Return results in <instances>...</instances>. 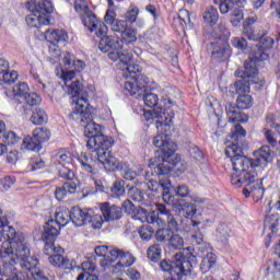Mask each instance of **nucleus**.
Returning <instances> with one entry per match:
<instances>
[{
  "label": "nucleus",
  "instance_id": "obj_1",
  "mask_svg": "<svg viewBox=\"0 0 280 280\" xmlns=\"http://www.w3.org/2000/svg\"><path fill=\"white\" fill-rule=\"evenodd\" d=\"M246 137V129L242 125L236 124L232 129L231 144L225 149V156L231 159L234 172L231 176V184L234 187L241 185H253L257 173L248 170H256V167H268V163H272V150L270 147L264 145L255 152L254 159L242 155V145L240 141Z\"/></svg>",
  "mask_w": 280,
  "mask_h": 280
},
{
  "label": "nucleus",
  "instance_id": "obj_2",
  "mask_svg": "<svg viewBox=\"0 0 280 280\" xmlns=\"http://www.w3.org/2000/svg\"><path fill=\"white\" fill-rule=\"evenodd\" d=\"M0 242L2 246L0 248V260L3 266L4 277H12L16 268V264L22 268H28L32 270L37 266L38 258L31 256L30 246H27V237L23 233H16V230L12 226H8V218L5 223L0 224Z\"/></svg>",
  "mask_w": 280,
  "mask_h": 280
},
{
  "label": "nucleus",
  "instance_id": "obj_3",
  "mask_svg": "<svg viewBox=\"0 0 280 280\" xmlns=\"http://www.w3.org/2000/svg\"><path fill=\"white\" fill-rule=\"evenodd\" d=\"M71 220V211L66 207H60L55 212V220L50 219L44 225V232L42 234V240L45 242L44 250L48 254V250H52L54 253H62L63 249L61 247H57L54 244L56 242V237L60 235V229L62 226H67L69 221Z\"/></svg>",
  "mask_w": 280,
  "mask_h": 280
},
{
  "label": "nucleus",
  "instance_id": "obj_4",
  "mask_svg": "<svg viewBox=\"0 0 280 280\" xmlns=\"http://www.w3.org/2000/svg\"><path fill=\"white\" fill-rule=\"evenodd\" d=\"M185 257L177 253L173 260L164 259L160 262V270L162 272H168L171 277L168 279H180L187 277L191 272V268L198 266V258L194 255L192 247H186L184 249Z\"/></svg>",
  "mask_w": 280,
  "mask_h": 280
},
{
  "label": "nucleus",
  "instance_id": "obj_5",
  "mask_svg": "<svg viewBox=\"0 0 280 280\" xmlns=\"http://www.w3.org/2000/svg\"><path fill=\"white\" fill-rule=\"evenodd\" d=\"M258 47L257 51L252 55L244 63V69L236 71V75L241 78H255L258 73L257 62H264L268 60L270 56L268 55V50L272 49V45H275V39L272 37L262 36L258 37Z\"/></svg>",
  "mask_w": 280,
  "mask_h": 280
},
{
  "label": "nucleus",
  "instance_id": "obj_6",
  "mask_svg": "<svg viewBox=\"0 0 280 280\" xmlns=\"http://www.w3.org/2000/svg\"><path fill=\"white\" fill-rule=\"evenodd\" d=\"M115 141L113 138L108 136H104L102 133L101 136H96L94 138H90L86 141V147L89 150H93L92 154L96 161L101 162L102 165H104L105 170L108 165H115L117 158L113 155L110 152V148H113V144Z\"/></svg>",
  "mask_w": 280,
  "mask_h": 280
},
{
  "label": "nucleus",
  "instance_id": "obj_7",
  "mask_svg": "<svg viewBox=\"0 0 280 280\" xmlns=\"http://www.w3.org/2000/svg\"><path fill=\"white\" fill-rule=\"evenodd\" d=\"M69 89L73 97H77L74 109L69 114V119L81 126H86L91 121V110L89 109V100L84 96V88L80 81H74L69 85Z\"/></svg>",
  "mask_w": 280,
  "mask_h": 280
},
{
  "label": "nucleus",
  "instance_id": "obj_8",
  "mask_svg": "<svg viewBox=\"0 0 280 280\" xmlns=\"http://www.w3.org/2000/svg\"><path fill=\"white\" fill-rule=\"evenodd\" d=\"M162 162L156 160H150L149 167L155 176H167L170 172L175 171L177 174H185L187 171V162L180 160L176 154V149H171L167 155Z\"/></svg>",
  "mask_w": 280,
  "mask_h": 280
},
{
  "label": "nucleus",
  "instance_id": "obj_9",
  "mask_svg": "<svg viewBox=\"0 0 280 280\" xmlns=\"http://www.w3.org/2000/svg\"><path fill=\"white\" fill-rule=\"evenodd\" d=\"M147 222L154 226H164V224H167V229L174 233L178 231V220L172 214V211L167 209V206L162 203L155 205V209L147 215Z\"/></svg>",
  "mask_w": 280,
  "mask_h": 280
},
{
  "label": "nucleus",
  "instance_id": "obj_10",
  "mask_svg": "<svg viewBox=\"0 0 280 280\" xmlns=\"http://www.w3.org/2000/svg\"><path fill=\"white\" fill-rule=\"evenodd\" d=\"M208 54H210L213 62H224L231 58V45L226 39L222 38V34H219L217 38L208 46Z\"/></svg>",
  "mask_w": 280,
  "mask_h": 280
},
{
  "label": "nucleus",
  "instance_id": "obj_11",
  "mask_svg": "<svg viewBox=\"0 0 280 280\" xmlns=\"http://www.w3.org/2000/svg\"><path fill=\"white\" fill-rule=\"evenodd\" d=\"M153 145L160 148L155 152V159H151V161H158V163H162L171 150H176V143L170 142V135L165 129L159 131V135L153 138Z\"/></svg>",
  "mask_w": 280,
  "mask_h": 280
},
{
  "label": "nucleus",
  "instance_id": "obj_12",
  "mask_svg": "<svg viewBox=\"0 0 280 280\" xmlns=\"http://www.w3.org/2000/svg\"><path fill=\"white\" fill-rule=\"evenodd\" d=\"M144 119L147 121H150V119H158L156 120V129L158 132H170L171 127L170 124H172V119H174L173 112H170V109H154L153 112H144Z\"/></svg>",
  "mask_w": 280,
  "mask_h": 280
},
{
  "label": "nucleus",
  "instance_id": "obj_13",
  "mask_svg": "<svg viewBox=\"0 0 280 280\" xmlns=\"http://www.w3.org/2000/svg\"><path fill=\"white\" fill-rule=\"evenodd\" d=\"M118 259L117 264L113 267V272H121L124 268H130L135 264L136 258L129 252H124L117 247L109 250L107 256V261L110 264L115 262Z\"/></svg>",
  "mask_w": 280,
  "mask_h": 280
},
{
  "label": "nucleus",
  "instance_id": "obj_14",
  "mask_svg": "<svg viewBox=\"0 0 280 280\" xmlns=\"http://www.w3.org/2000/svg\"><path fill=\"white\" fill-rule=\"evenodd\" d=\"M81 19L84 27H88V30L92 33L94 32L98 38H102V36H106V34H108V26H106L104 22L97 21V18L93 11H86V13L81 15Z\"/></svg>",
  "mask_w": 280,
  "mask_h": 280
},
{
  "label": "nucleus",
  "instance_id": "obj_15",
  "mask_svg": "<svg viewBox=\"0 0 280 280\" xmlns=\"http://www.w3.org/2000/svg\"><path fill=\"white\" fill-rule=\"evenodd\" d=\"M122 43L124 42L117 37H103L98 43V49L103 51V54H108L110 60L117 61V51H120Z\"/></svg>",
  "mask_w": 280,
  "mask_h": 280
},
{
  "label": "nucleus",
  "instance_id": "obj_16",
  "mask_svg": "<svg viewBox=\"0 0 280 280\" xmlns=\"http://www.w3.org/2000/svg\"><path fill=\"white\" fill-rule=\"evenodd\" d=\"M148 82L150 79L143 74H137L131 78L130 81L125 82V91L128 92L129 95H143V92L148 91L145 86H148Z\"/></svg>",
  "mask_w": 280,
  "mask_h": 280
},
{
  "label": "nucleus",
  "instance_id": "obj_17",
  "mask_svg": "<svg viewBox=\"0 0 280 280\" xmlns=\"http://www.w3.org/2000/svg\"><path fill=\"white\" fill-rule=\"evenodd\" d=\"M237 71H244V68L235 71L236 78H242V80L236 81L234 83V85L232 86L231 91H232V93H234L235 95H238V96L246 95V94L250 93V86H248V84H257L259 82V79H257V73H256L255 78L240 77V75H237Z\"/></svg>",
  "mask_w": 280,
  "mask_h": 280
},
{
  "label": "nucleus",
  "instance_id": "obj_18",
  "mask_svg": "<svg viewBox=\"0 0 280 280\" xmlns=\"http://www.w3.org/2000/svg\"><path fill=\"white\" fill-rule=\"evenodd\" d=\"M170 187H172V183L170 182V178H167V176H164L159 182L150 179L148 183V189H150V191H153L154 194H161L165 202H167V200H171L172 198L170 196Z\"/></svg>",
  "mask_w": 280,
  "mask_h": 280
},
{
  "label": "nucleus",
  "instance_id": "obj_19",
  "mask_svg": "<svg viewBox=\"0 0 280 280\" xmlns=\"http://www.w3.org/2000/svg\"><path fill=\"white\" fill-rule=\"evenodd\" d=\"M241 110L242 108L240 107V105H237V103L225 104V113L231 124H246V121H248V115L242 114Z\"/></svg>",
  "mask_w": 280,
  "mask_h": 280
},
{
  "label": "nucleus",
  "instance_id": "obj_20",
  "mask_svg": "<svg viewBox=\"0 0 280 280\" xmlns=\"http://www.w3.org/2000/svg\"><path fill=\"white\" fill-rule=\"evenodd\" d=\"M100 209L105 222H115V220H121L124 217V212L121 211L120 207L115 205L110 206L108 202L101 203Z\"/></svg>",
  "mask_w": 280,
  "mask_h": 280
},
{
  "label": "nucleus",
  "instance_id": "obj_21",
  "mask_svg": "<svg viewBox=\"0 0 280 280\" xmlns=\"http://www.w3.org/2000/svg\"><path fill=\"white\" fill-rule=\"evenodd\" d=\"M105 170H107V172H121V176L125 180H135V178L139 176L127 163L119 162L117 159L115 164H109Z\"/></svg>",
  "mask_w": 280,
  "mask_h": 280
},
{
  "label": "nucleus",
  "instance_id": "obj_22",
  "mask_svg": "<svg viewBox=\"0 0 280 280\" xmlns=\"http://www.w3.org/2000/svg\"><path fill=\"white\" fill-rule=\"evenodd\" d=\"M26 8L30 12H37L45 16V14H51L54 12V2L51 0H43L36 3V0H31L27 2Z\"/></svg>",
  "mask_w": 280,
  "mask_h": 280
},
{
  "label": "nucleus",
  "instance_id": "obj_23",
  "mask_svg": "<svg viewBox=\"0 0 280 280\" xmlns=\"http://www.w3.org/2000/svg\"><path fill=\"white\" fill-rule=\"evenodd\" d=\"M260 185H261V183H259L256 177L254 179V183L248 184V185L241 184L240 187H244L243 194H244L245 198H248L252 194V196L255 200H261V198H264V194H265L266 189H264V187H261Z\"/></svg>",
  "mask_w": 280,
  "mask_h": 280
},
{
  "label": "nucleus",
  "instance_id": "obj_24",
  "mask_svg": "<svg viewBox=\"0 0 280 280\" xmlns=\"http://www.w3.org/2000/svg\"><path fill=\"white\" fill-rule=\"evenodd\" d=\"M89 211L82 210L80 207H73L70 210V220L74 226H84L89 224Z\"/></svg>",
  "mask_w": 280,
  "mask_h": 280
},
{
  "label": "nucleus",
  "instance_id": "obj_25",
  "mask_svg": "<svg viewBox=\"0 0 280 280\" xmlns=\"http://www.w3.org/2000/svg\"><path fill=\"white\" fill-rule=\"evenodd\" d=\"M48 259L51 266H55V268H62V270H73V267L75 266V260L65 258V256L60 254H52Z\"/></svg>",
  "mask_w": 280,
  "mask_h": 280
},
{
  "label": "nucleus",
  "instance_id": "obj_26",
  "mask_svg": "<svg viewBox=\"0 0 280 280\" xmlns=\"http://www.w3.org/2000/svg\"><path fill=\"white\" fill-rule=\"evenodd\" d=\"M46 40L50 45H58V43H68L69 34L65 30H48L46 31Z\"/></svg>",
  "mask_w": 280,
  "mask_h": 280
},
{
  "label": "nucleus",
  "instance_id": "obj_27",
  "mask_svg": "<svg viewBox=\"0 0 280 280\" xmlns=\"http://www.w3.org/2000/svg\"><path fill=\"white\" fill-rule=\"evenodd\" d=\"M78 191V184L75 182H66L61 187L55 190V198L57 200H65L68 194H75Z\"/></svg>",
  "mask_w": 280,
  "mask_h": 280
},
{
  "label": "nucleus",
  "instance_id": "obj_28",
  "mask_svg": "<svg viewBox=\"0 0 280 280\" xmlns=\"http://www.w3.org/2000/svg\"><path fill=\"white\" fill-rule=\"evenodd\" d=\"M28 27H42V25H49V18L38 12H32L26 16Z\"/></svg>",
  "mask_w": 280,
  "mask_h": 280
},
{
  "label": "nucleus",
  "instance_id": "obj_29",
  "mask_svg": "<svg viewBox=\"0 0 280 280\" xmlns=\"http://www.w3.org/2000/svg\"><path fill=\"white\" fill-rule=\"evenodd\" d=\"M205 248H206L205 245H201L199 247V250H201L200 257H202L201 266H202V268H207L209 270V269L213 268V266H215L218 256H215V254H213V252H211V250L205 252Z\"/></svg>",
  "mask_w": 280,
  "mask_h": 280
},
{
  "label": "nucleus",
  "instance_id": "obj_30",
  "mask_svg": "<svg viewBox=\"0 0 280 280\" xmlns=\"http://www.w3.org/2000/svg\"><path fill=\"white\" fill-rule=\"evenodd\" d=\"M128 197L133 200V202H138V205H143L144 207H149L150 205V198L137 187L129 188Z\"/></svg>",
  "mask_w": 280,
  "mask_h": 280
},
{
  "label": "nucleus",
  "instance_id": "obj_31",
  "mask_svg": "<svg viewBox=\"0 0 280 280\" xmlns=\"http://www.w3.org/2000/svg\"><path fill=\"white\" fill-rule=\"evenodd\" d=\"M78 162L80 163V167L83 170V172L92 175L95 174V168L93 167V165H95V160H93V158H91L89 154L82 153L78 158Z\"/></svg>",
  "mask_w": 280,
  "mask_h": 280
},
{
  "label": "nucleus",
  "instance_id": "obj_32",
  "mask_svg": "<svg viewBox=\"0 0 280 280\" xmlns=\"http://www.w3.org/2000/svg\"><path fill=\"white\" fill-rule=\"evenodd\" d=\"M229 237H231V228L226 224H220L217 229V240L221 246H229Z\"/></svg>",
  "mask_w": 280,
  "mask_h": 280
},
{
  "label": "nucleus",
  "instance_id": "obj_33",
  "mask_svg": "<svg viewBox=\"0 0 280 280\" xmlns=\"http://www.w3.org/2000/svg\"><path fill=\"white\" fill-rule=\"evenodd\" d=\"M280 217L278 213L268 214L265 218V231H270L273 235L279 231Z\"/></svg>",
  "mask_w": 280,
  "mask_h": 280
},
{
  "label": "nucleus",
  "instance_id": "obj_34",
  "mask_svg": "<svg viewBox=\"0 0 280 280\" xmlns=\"http://www.w3.org/2000/svg\"><path fill=\"white\" fill-rule=\"evenodd\" d=\"M84 135L88 139H93L94 137H101L102 135V127L96 124L95 121H91V118L84 125Z\"/></svg>",
  "mask_w": 280,
  "mask_h": 280
},
{
  "label": "nucleus",
  "instance_id": "obj_35",
  "mask_svg": "<svg viewBox=\"0 0 280 280\" xmlns=\"http://www.w3.org/2000/svg\"><path fill=\"white\" fill-rule=\"evenodd\" d=\"M174 25H178L179 30H185L189 23H191V16L189 11L182 9L179 10L177 18L173 20Z\"/></svg>",
  "mask_w": 280,
  "mask_h": 280
},
{
  "label": "nucleus",
  "instance_id": "obj_36",
  "mask_svg": "<svg viewBox=\"0 0 280 280\" xmlns=\"http://www.w3.org/2000/svg\"><path fill=\"white\" fill-rule=\"evenodd\" d=\"M137 100H143L144 105L148 106V108H154V106L159 105V95L144 90L143 94L137 95Z\"/></svg>",
  "mask_w": 280,
  "mask_h": 280
},
{
  "label": "nucleus",
  "instance_id": "obj_37",
  "mask_svg": "<svg viewBox=\"0 0 280 280\" xmlns=\"http://www.w3.org/2000/svg\"><path fill=\"white\" fill-rule=\"evenodd\" d=\"M48 119L47 112L43 108H35L31 117V121L35 126H43V124H47Z\"/></svg>",
  "mask_w": 280,
  "mask_h": 280
},
{
  "label": "nucleus",
  "instance_id": "obj_38",
  "mask_svg": "<svg viewBox=\"0 0 280 280\" xmlns=\"http://www.w3.org/2000/svg\"><path fill=\"white\" fill-rule=\"evenodd\" d=\"M59 178H63V180H69L70 183H75L78 185V178L73 170L69 168V166H58L57 167Z\"/></svg>",
  "mask_w": 280,
  "mask_h": 280
},
{
  "label": "nucleus",
  "instance_id": "obj_39",
  "mask_svg": "<svg viewBox=\"0 0 280 280\" xmlns=\"http://www.w3.org/2000/svg\"><path fill=\"white\" fill-rule=\"evenodd\" d=\"M22 145L25 148V150H30L31 152H40V150H43V145L36 140L34 136L24 137Z\"/></svg>",
  "mask_w": 280,
  "mask_h": 280
},
{
  "label": "nucleus",
  "instance_id": "obj_40",
  "mask_svg": "<svg viewBox=\"0 0 280 280\" xmlns=\"http://www.w3.org/2000/svg\"><path fill=\"white\" fill-rule=\"evenodd\" d=\"M213 3L219 7L221 14H229L235 10V0H213Z\"/></svg>",
  "mask_w": 280,
  "mask_h": 280
},
{
  "label": "nucleus",
  "instance_id": "obj_41",
  "mask_svg": "<svg viewBox=\"0 0 280 280\" xmlns=\"http://www.w3.org/2000/svg\"><path fill=\"white\" fill-rule=\"evenodd\" d=\"M162 253L163 249L161 248V245L154 244L148 248L147 257L150 259V261H153V264H158V261H161Z\"/></svg>",
  "mask_w": 280,
  "mask_h": 280
},
{
  "label": "nucleus",
  "instance_id": "obj_42",
  "mask_svg": "<svg viewBox=\"0 0 280 280\" xmlns=\"http://www.w3.org/2000/svg\"><path fill=\"white\" fill-rule=\"evenodd\" d=\"M203 20L210 25H215V23H218L220 20V13H218V9L208 7L203 13Z\"/></svg>",
  "mask_w": 280,
  "mask_h": 280
},
{
  "label": "nucleus",
  "instance_id": "obj_43",
  "mask_svg": "<svg viewBox=\"0 0 280 280\" xmlns=\"http://www.w3.org/2000/svg\"><path fill=\"white\" fill-rule=\"evenodd\" d=\"M55 159L57 163H59V167H67V165H71L73 163V155L67 151H59Z\"/></svg>",
  "mask_w": 280,
  "mask_h": 280
},
{
  "label": "nucleus",
  "instance_id": "obj_44",
  "mask_svg": "<svg viewBox=\"0 0 280 280\" xmlns=\"http://www.w3.org/2000/svg\"><path fill=\"white\" fill-rule=\"evenodd\" d=\"M121 39L126 45H135L137 43V28L129 25L127 30L121 33Z\"/></svg>",
  "mask_w": 280,
  "mask_h": 280
},
{
  "label": "nucleus",
  "instance_id": "obj_45",
  "mask_svg": "<svg viewBox=\"0 0 280 280\" xmlns=\"http://www.w3.org/2000/svg\"><path fill=\"white\" fill-rule=\"evenodd\" d=\"M75 60V55L66 51L60 55L58 60L59 65L63 66L65 69H73V62Z\"/></svg>",
  "mask_w": 280,
  "mask_h": 280
},
{
  "label": "nucleus",
  "instance_id": "obj_46",
  "mask_svg": "<svg viewBox=\"0 0 280 280\" xmlns=\"http://www.w3.org/2000/svg\"><path fill=\"white\" fill-rule=\"evenodd\" d=\"M124 77L129 78L130 80L132 78H136V75H140L141 71H143V68L137 63L130 62L128 66L125 67Z\"/></svg>",
  "mask_w": 280,
  "mask_h": 280
},
{
  "label": "nucleus",
  "instance_id": "obj_47",
  "mask_svg": "<svg viewBox=\"0 0 280 280\" xmlns=\"http://www.w3.org/2000/svg\"><path fill=\"white\" fill-rule=\"evenodd\" d=\"M236 104L242 110H246L253 106V96L250 94H243L237 96Z\"/></svg>",
  "mask_w": 280,
  "mask_h": 280
},
{
  "label": "nucleus",
  "instance_id": "obj_48",
  "mask_svg": "<svg viewBox=\"0 0 280 280\" xmlns=\"http://www.w3.org/2000/svg\"><path fill=\"white\" fill-rule=\"evenodd\" d=\"M33 137L40 143H45V141H49V138L51 137V132L47 130V128H36L33 131Z\"/></svg>",
  "mask_w": 280,
  "mask_h": 280
},
{
  "label": "nucleus",
  "instance_id": "obj_49",
  "mask_svg": "<svg viewBox=\"0 0 280 280\" xmlns=\"http://www.w3.org/2000/svg\"><path fill=\"white\" fill-rule=\"evenodd\" d=\"M174 231L171 230L170 228H163V229H159L155 232V240L158 242H170V240L172 238V235H174Z\"/></svg>",
  "mask_w": 280,
  "mask_h": 280
},
{
  "label": "nucleus",
  "instance_id": "obj_50",
  "mask_svg": "<svg viewBox=\"0 0 280 280\" xmlns=\"http://www.w3.org/2000/svg\"><path fill=\"white\" fill-rule=\"evenodd\" d=\"M37 266L38 265H35V267H33V269L25 268V270H28V272L31 275V279H33V280H54V277L50 276V278H49V277L45 276V271L40 270Z\"/></svg>",
  "mask_w": 280,
  "mask_h": 280
},
{
  "label": "nucleus",
  "instance_id": "obj_51",
  "mask_svg": "<svg viewBox=\"0 0 280 280\" xmlns=\"http://www.w3.org/2000/svg\"><path fill=\"white\" fill-rule=\"evenodd\" d=\"M116 60H120L122 65L126 67L132 62V54L128 52V50H124V45L120 50H117Z\"/></svg>",
  "mask_w": 280,
  "mask_h": 280
},
{
  "label": "nucleus",
  "instance_id": "obj_52",
  "mask_svg": "<svg viewBox=\"0 0 280 280\" xmlns=\"http://www.w3.org/2000/svg\"><path fill=\"white\" fill-rule=\"evenodd\" d=\"M20 141L21 138L16 136L14 131H9L2 135V143H5L7 145H15V143H19Z\"/></svg>",
  "mask_w": 280,
  "mask_h": 280
},
{
  "label": "nucleus",
  "instance_id": "obj_53",
  "mask_svg": "<svg viewBox=\"0 0 280 280\" xmlns=\"http://www.w3.org/2000/svg\"><path fill=\"white\" fill-rule=\"evenodd\" d=\"M126 183L124 180H116L112 186V194L116 198H121L126 194V188L124 187Z\"/></svg>",
  "mask_w": 280,
  "mask_h": 280
},
{
  "label": "nucleus",
  "instance_id": "obj_54",
  "mask_svg": "<svg viewBox=\"0 0 280 280\" xmlns=\"http://www.w3.org/2000/svg\"><path fill=\"white\" fill-rule=\"evenodd\" d=\"M168 244L170 246H172V248H175V250H183L185 246V241L182 238L180 235L173 233L168 241Z\"/></svg>",
  "mask_w": 280,
  "mask_h": 280
},
{
  "label": "nucleus",
  "instance_id": "obj_55",
  "mask_svg": "<svg viewBox=\"0 0 280 280\" xmlns=\"http://www.w3.org/2000/svg\"><path fill=\"white\" fill-rule=\"evenodd\" d=\"M231 24L233 27H240V23L244 21V11L240 9H234L231 13Z\"/></svg>",
  "mask_w": 280,
  "mask_h": 280
},
{
  "label": "nucleus",
  "instance_id": "obj_56",
  "mask_svg": "<svg viewBox=\"0 0 280 280\" xmlns=\"http://www.w3.org/2000/svg\"><path fill=\"white\" fill-rule=\"evenodd\" d=\"M49 54L51 56L48 58L50 65H56V62L60 60V56H62V54H60V48L56 44L49 46Z\"/></svg>",
  "mask_w": 280,
  "mask_h": 280
},
{
  "label": "nucleus",
  "instance_id": "obj_57",
  "mask_svg": "<svg viewBox=\"0 0 280 280\" xmlns=\"http://www.w3.org/2000/svg\"><path fill=\"white\" fill-rule=\"evenodd\" d=\"M30 93V86L27 83H20L13 86V95L18 97H24Z\"/></svg>",
  "mask_w": 280,
  "mask_h": 280
},
{
  "label": "nucleus",
  "instance_id": "obj_58",
  "mask_svg": "<svg viewBox=\"0 0 280 280\" xmlns=\"http://www.w3.org/2000/svg\"><path fill=\"white\" fill-rule=\"evenodd\" d=\"M178 211H186V215L191 217V215H196V206L185 202V201H180L178 205Z\"/></svg>",
  "mask_w": 280,
  "mask_h": 280
},
{
  "label": "nucleus",
  "instance_id": "obj_59",
  "mask_svg": "<svg viewBox=\"0 0 280 280\" xmlns=\"http://www.w3.org/2000/svg\"><path fill=\"white\" fill-rule=\"evenodd\" d=\"M88 224L92 226V229L100 230L102 229V224H104V219H102V215L95 214L91 215L88 219Z\"/></svg>",
  "mask_w": 280,
  "mask_h": 280
},
{
  "label": "nucleus",
  "instance_id": "obj_60",
  "mask_svg": "<svg viewBox=\"0 0 280 280\" xmlns=\"http://www.w3.org/2000/svg\"><path fill=\"white\" fill-rule=\"evenodd\" d=\"M139 235L144 242H150V240H152V235H154V229L150 225L142 226L139 231Z\"/></svg>",
  "mask_w": 280,
  "mask_h": 280
},
{
  "label": "nucleus",
  "instance_id": "obj_61",
  "mask_svg": "<svg viewBox=\"0 0 280 280\" xmlns=\"http://www.w3.org/2000/svg\"><path fill=\"white\" fill-rule=\"evenodd\" d=\"M129 26L130 25H128V21H126V20H117L112 25V30H113V32H117L118 34H121L122 32L127 31Z\"/></svg>",
  "mask_w": 280,
  "mask_h": 280
},
{
  "label": "nucleus",
  "instance_id": "obj_62",
  "mask_svg": "<svg viewBox=\"0 0 280 280\" xmlns=\"http://www.w3.org/2000/svg\"><path fill=\"white\" fill-rule=\"evenodd\" d=\"M125 16L129 23H135L137 21V16H139V8L131 4Z\"/></svg>",
  "mask_w": 280,
  "mask_h": 280
},
{
  "label": "nucleus",
  "instance_id": "obj_63",
  "mask_svg": "<svg viewBox=\"0 0 280 280\" xmlns=\"http://www.w3.org/2000/svg\"><path fill=\"white\" fill-rule=\"evenodd\" d=\"M27 106H38L40 104L42 98L36 93H30L24 96Z\"/></svg>",
  "mask_w": 280,
  "mask_h": 280
},
{
  "label": "nucleus",
  "instance_id": "obj_64",
  "mask_svg": "<svg viewBox=\"0 0 280 280\" xmlns=\"http://www.w3.org/2000/svg\"><path fill=\"white\" fill-rule=\"evenodd\" d=\"M14 183H16V177H12V176H7V177L0 179L1 191H8V189H10V187H12V185H14Z\"/></svg>",
  "mask_w": 280,
  "mask_h": 280
}]
</instances>
